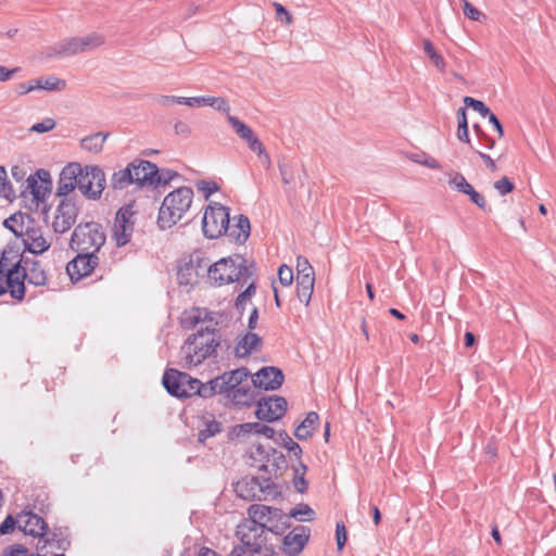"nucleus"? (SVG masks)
<instances>
[{
  "instance_id": "nucleus-22",
  "label": "nucleus",
  "mask_w": 556,
  "mask_h": 556,
  "mask_svg": "<svg viewBox=\"0 0 556 556\" xmlns=\"http://www.w3.org/2000/svg\"><path fill=\"white\" fill-rule=\"evenodd\" d=\"M285 376L282 371L274 366L263 367L252 379L256 388L264 390H277L283 383Z\"/></svg>"
},
{
  "instance_id": "nucleus-63",
  "label": "nucleus",
  "mask_w": 556,
  "mask_h": 556,
  "mask_svg": "<svg viewBox=\"0 0 556 556\" xmlns=\"http://www.w3.org/2000/svg\"><path fill=\"white\" fill-rule=\"evenodd\" d=\"M199 190L204 192L205 197L208 198L211 194L218 190V186L214 181L202 180L198 184Z\"/></svg>"
},
{
  "instance_id": "nucleus-43",
  "label": "nucleus",
  "mask_w": 556,
  "mask_h": 556,
  "mask_svg": "<svg viewBox=\"0 0 556 556\" xmlns=\"http://www.w3.org/2000/svg\"><path fill=\"white\" fill-rule=\"evenodd\" d=\"M227 121L232 127L233 131L244 141L254 132L251 127H249L236 116L228 114Z\"/></svg>"
},
{
  "instance_id": "nucleus-40",
  "label": "nucleus",
  "mask_w": 556,
  "mask_h": 556,
  "mask_svg": "<svg viewBox=\"0 0 556 556\" xmlns=\"http://www.w3.org/2000/svg\"><path fill=\"white\" fill-rule=\"evenodd\" d=\"M223 430V424L215 419H207L204 421V428L199 431V441L204 442L205 440L220 433Z\"/></svg>"
},
{
  "instance_id": "nucleus-49",
  "label": "nucleus",
  "mask_w": 556,
  "mask_h": 556,
  "mask_svg": "<svg viewBox=\"0 0 556 556\" xmlns=\"http://www.w3.org/2000/svg\"><path fill=\"white\" fill-rule=\"evenodd\" d=\"M273 447H265L262 444L254 445L250 451V458H252L256 464H261L265 458L268 457V454L271 452Z\"/></svg>"
},
{
  "instance_id": "nucleus-47",
  "label": "nucleus",
  "mask_w": 556,
  "mask_h": 556,
  "mask_svg": "<svg viewBox=\"0 0 556 556\" xmlns=\"http://www.w3.org/2000/svg\"><path fill=\"white\" fill-rule=\"evenodd\" d=\"M450 186L455 188L457 191L466 194L471 190V185L466 180L463 174L455 173L448 180Z\"/></svg>"
},
{
  "instance_id": "nucleus-45",
  "label": "nucleus",
  "mask_w": 556,
  "mask_h": 556,
  "mask_svg": "<svg viewBox=\"0 0 556 556\" xmlns=\"http://www.w3.org/2000/svg\"><path fill=\"white\" fill-rule=\"evenodd\" d=\"M251 433H254V422H244L231 428L229 439H244Z\"/></svg>"
},
{
  "instance_id": "nucleus-28",
  "label": "nucleus",
  "mask_w": 556,
  "mask_h": 556,
  "mask_svg": "<svg viewBox=\"0 0 556 556\" xmlns=\"http://www.w3.org/2000/svg\"><path fill=\"white\" fill-rule=\"evenodd\" d=\"M262 339L258 334L254 332H248L244 334L235 348V354L237 357H245L250 355L253 351L257 350L261 345Z\"/></svg>"
},
{
  "instance_id": "nucleus-51",
  "label": "nucleus",
  "mask_w": 556,
  "mask_h": 556,
  "mask_svg": "<svg viewBox=\"0 0 556 556\" xmlns=\"http://www.w3.org/2000/svg\"><path fill=\"white\" fill-rule=\"evenodd\" d=\"M255 293V287H254V283L251 282L248 288L241 292L237 299H236V308L238 311H243L247 303L250 301V299L252 298V295Z\"/></svg>"
},
{
  "instance_id": "nucleus-44",
  "label": "nucleus",
  "mask_w": 556,
  "mask_h": 556,
  "mask_svg": "<svg viewBox=\"0 0 556 556\" xmlns=\"http://www.w3.org/2000/svg\"><path fill=\"white\" fill-rule=\"evenodd\" d=\"M278 439L289 453L293 454L296 458H300L302 454L301 446L294 442L285 430L278 432Z\"/></svg>"
},
{
  "instance_id": "nucleus-23",
  "label": "nucleus",
  "mask_w": 556,
  "mask_h": 556,
  "mask_svg": "<svg viewBox=\"0 0 556 556\" xmlns=\"http://www.w3.org/2000/svg\"><path fill=\"white\" fill-rule=\"evenodd\" d=\"M17 526L21 531L33 536H43L48 529L40 516L26 510L17 515Z\"/></svg>"
},
{
  "instance_id": "nucleus-57",
  "label": "nucleus",
  "mask_w": 556,
  "mask_h": 556,
  "mask_svg": "<svg viewBox=\"0 0 556 556\" xmlns=\"http://www.w3.org/2000/svg\"><path fill=\"white\" fill-rule=\"evenodd\" d=\"M278 167H279L282 182L285 185H289V184L293 182L294 174H293L292 165L290 163L283 162V163H279Z\"/></svg>"
},
{
  "instance_id": "nucleus-42",
  "label": "nucleus",
  "mask_w": 556,
  "mask_h": 556,
  "mask_svg": "<svg viewBox=\"0 0 556 556\" xmlns=\"http://www.w3.org/2000/svg\"><path fill=\"white\" fill-rule=\"evenodd\" d=\"M466 113H467L466 108H459L457 111L458 127H457L456 136H457L458 140L464 141L466 143H470Z\"/></svg>"
},
{
  "instance_id": "nucleus-36",
  "label": "nucleus",
  "mask_w": 556,
  "mask_h": 556,
  "mask_svg": "<svg viewBox=\"0 0 556 556\" xmlns=\"http://www.w3.org/2000/svg\"><path fill=\"white\" fill-rule=\"evenodd\" d=\"M422 47H424V51L425 53L428 55V58L430 59V61L433 63V65L441 72V73H444L445 72V68H446V62L444 60V58L442 56V54H440L433 43L429 40V39H424L422 40Z\"/></svg>"
},
{
  "instance_id": "nucleus-9",
  "label": "nucleus",
  "mask_w": 556,
  "mask_h": 556,
  "mask_svg": "<svg viewBox=\"0 0 556 556\" xmlns=\"http://www.w3.org/2000/svg\"><path fill=\"white\" fill-rule=\"evenodd\" d=\"M229 210L219 204H210L203 215L202 229L208 239H216L229 230Z\"/></svg>"
},
{
  "instance_id": "nucleus-29",
  "label": "nucleus",
  "mask_w": 556,
  "mask_h": 556,
  "mask_svg": "<svg viewBox=\"0 0 556 556\" xmlns=\"http://www.w3.org/2000/svg\"><path fill=\"white\" fill-rule=\"evenodd\" d=\"M250 220L245 215H239L237 223L229 225V230L225 233L238 243H244L250 236Z\"/></svg>"
},
{
  "instance_id": "nucleus-39",
  "label": "nucleus",
  "mask_w": 556,
  "mask_h": 556,
  "mask_svg": "<svg viewBox=\"0 0 556 556\" xmlns=\"http://www.w3.org/2000/svg\"><path fill=\"white\" fill-rule=\"evenodd\" d=\"M288 520L294 518L299 521H312L315 519V511L307 504H298L294 506L288 515Z\"/></svg>"
},
{
  "instance_id": "nucleus-34",
  "label": "nucleus",
  "mask_w": 556,
  "mask_h": 556,
  "mask_svg": "<svg viewBox=\"0 0 556 556\" xmlns=\"http://www.w3.org/2000/svg\"><path fill=\"white\" fill-rule=\"evenodd\" d=\"M109 137V134L96 132L81 139L80 146L84 150L99 153L103 149V144Z\"/></svg>"
},
{
  "instance_id": "nucleus-50",
  "label": "nucleus",
  "mask_w": 556,
  "mask_h": 556,
  "mask_svg": "<svg viewBox=\"0 0 556 556\" xmlns=\"http://www.w3.org/2000/svg\"><path fill=\"white\" fill-rule=\"evenodd\" d=\"M464 103L477 111L482 117H488L492 112L490 109L480 100H476L471 97H465Z\"/></svg>"
},
{
  "instance_id": "nucleus-59",
  "label": "nucleus",
  "mask_w": 556,
  "mask_h": 556,
  "mask_svg": "<svg viewBox=\"0 0 556 556\" xmlns=\"http://www.w3.org/2000/svg\"><path fill=\"white\" fill-rule=\"evenodd\" d=\"M254 433L255 434H263L268 439H274L276 431L274 428L266 426L261 422H254Z\"/></svg>"
},
{
  "instance_id": "nucleus-17",
  "label": "nucleus",
  "mask_w": 556,
  "mask_h": 556,
  "mask_svg": "<svg viewBox=\"0 0 556 556\" xmlns=\"http://www.w3.org/2000/svg\"><path fill=\"white\" fill-rule=\"evenodd\" d=\"M78 214L76 203L71 199H62L56 207L52 227L58 233H64L75 224Z\"/></svg>"
},
{
  "instance_id": "nucleus-41",
  "label": "nucleus",
  "mask_w": 556,
  "mask_h": 556,
  "mask_svg": "<svg viewBox=\"0 0 556 556\" xmlns=\"http://www.w3.org/2000/svg\"><path fill=\"white\" fill-rule=\"evenodd\" d=\"M307 467L300 462L298 465L293 466V484L298 492L304 493L307 490L308 483L305 480L304 476L306 473Z\"/></svg>"
},
{
  "instance_id": "nucleus-55",
  "label": "nucleus",
  "mask_w": 556,
  "mask_h": 556,
  "mask_svg": "<svg viewBox=\"0 0 556 556\" xmlns=\"http://www.w3.org/2000/svg\"><path fill=\"white\" fill-rule=\"evenodd\" d=\"M278 279L282 286L289 287L293 281L292 268L287 265H281L278 269Z\"/></svg>"
},
{
  "instance_id": "nucleus-21",
  "label": "nucleus",
  "mask_w": 556,
  "mask_h": 556,
  "mask_svg": "<svg viewBox=\"0 0 556 556\" xmlns=\"http://www.w3.org/2000/svg\"><path fill=\"white\" fill-rule=\"evenodd\" d=\"M309 529L305 526H298L293 528L285 538L282 543V551L288 556L299 555L309 539Z\"/></svg>"
},
{
  "instance_id": "nucleus-2",
  "label": "nucleus",
  "mask_w": 556,
  "mask_h": 556,
  "mask_svg": "<svg viewBox=\"0 0 556 556\" xmlns=\"http://www.w3.org/2000/svg\"><path fill=\"white\" fill-rule=\"evenodd\" d=\"M252 275V265H248L247 260L239 254L220 258L212 265L208 264L207 269V278L217 286L235 281L247 283Z\"/></svg>"
},
{
  "instance_id": "nucleus-1",
  "label": "nucleus",
  "mask_w": 556,
  "mask_h": 556,
  "mask_svg": "<svg viewBox=\"0 0 556 556\" xmlns=\"http://www.w3.org/2000/svg\"><path fill=\"white\" fill-rule=\"evenodd\" d=\"M193 318L195 324L207 323L208 325L198 329L180 348L179 364L184 368L200 365L214 354L220 343L219 330L211 325L215 320L216 314L197 309V314Z\"/></svg>"
},
{
  "instance_id": "nucleus-46",
  "label": "nucleus",
  "mask_w": 556,
  "mask_h": 556,
  "mask_svg": "<svg viewBox=\"0 0 556 556\" xmlns=\"http://www.w3.org/2000/svg\"><path fill=\"white\" fill-rule=\"evenodd\" d=\"M203 105L212 106L215 110L229 114L230 105L225 98L222 97H204Z\"/></svg>"
},
{
  "instance_id": "nucleus-12",
  "label": "nucleus",
  "mask_w": 556,
  "mask_h": 556,
  "mask_svg": "<svg viewBox=\"0 0 556 556\" xmlns=\"http://www.w3.org/2000/svg\"><path fill=\"white\" fill-rule=\"evenodd\" d=\"M105 188V175L99 166H80L78 189L88 199L97 200Z\"/></svg>"
},
{
  "instance_id": "nucleus-8",
  "label": "nucleus",
  "mask_w": 556,
  "mask_h": 556,
  "mask_svg": "<svg viewBox=\"0 0 556 556\" xmlns=\"http://www.w3.org/2000/svg\"><path fill=\"white\" fill-rule=\"evenodd\" d=\"M8 292L13 299L22 300L25 296V285L21 262L11 263L3 254L0 260V296Z\"/></svg>"
},
{
  "instance_id": "nucleus-5",
  "label": "nucleus",
  "mask_w": 556,
  "mask_h": 556,
  "mask_svg": "<svg viewBox=\"0 0 556 556\" xmlns=\"http://www.w3.org/2000/svg\"><path fill=\"white\" fill-rule=\"evenodd\" d=\"M247 513L249 519L241 523H253L255 527H260L264 535L266 531L280 535L290 527L288 517L277 507L264 504H252L249 506Z\"/></svg>"
},
{
  "instance_id": "nucleus-64",
  "label": "nucleus",
  "mask_w": 556,
  "mask_h": 556,
  "mask_svg": "<svg viewBox=\"0 0 556 556\" xmlns=\"http://www.w3.org/2000/svg\"><path fill=\"white\" fill-rule=\"evenodd\" d=\"M2 556H39V555L31 554L24 546L17 545L15 547H12V548L5 551Z\"/></svg>"
},
{
  "instance_id": "nucleus-32",
  "label": "nucleus",
  "mask_w": 556,
  "mask_h": 556,
  "mask_svg": "<svg viewBox=\"0 0 556 556\" xmlns=\"http://www.w3.org/2000/svg\"><path fill=\"white\" fill-rule=\"evenodd\" d=\"M319 417L315 412H309L305 419L295 428L294 435L298 440L309 438L318 424Z\"/></svg>"
},
{
  "instance_id": "nucleus-25",
  "label": "nucleus",
  "mask_w": 556,
  "mask_h": 556,
  "mask_svg": "<svg viewBox=\"0 0 556 556\" xmlns=\"http://www.w3.org/2000/svg\"><path fill=\"white\" fill-rule=\"evenodd\" d=\"M34 219L25 213H15L4 219L3 226L11 230L15 237L23 238L25 232L27 231L28 225H33Z\"/></svg>"
},
{
  "instance_id": "nucleus-15",
  "label": "nucleus",
  "mask_w": 556,
  "mask_h": 556,
  "mask_svg": "<svg viewBox=\"0 0 556 556\" xmlns=\"http://www.w3.org/2000/svg\"><path fill=\"white\" fill-rule=\"evenodd\" d=\"M99 261L96 253L78 252V255L66 265V271L72 281H79L93 271Z\"/></svg>"
},
{
  "instance_id": "nucleus-13",
  "label": "nucleus",
  "mask_w": 556,
  "mask_h": 556,
  "mask_svg": "<svg viewBox=\"0 0 556 556\" xmlns=\"http://www.w3.org/2000/svg\"><path fill=\"white\" fill-rule=\"evenodd\" d=\"M135 226V211L131 204L121 207L115 216L113 236L118 247L126 245L131 238Z\"/></svg>"
},
{
  "instance_id": "nucleus-4",
  "label": "nucleus",
  "mask_w": 556,
  "mask_h": 556,
  "mask_svg": "<svg viewBox=\"0 0 556 556\" xmlns=\"http://www.w3.org/2000/svg\"><path fill=\"white\" fill-rule=\"evenodd\" d=\"M236 536L240 544L231 551V556H273V547L267 543L266 535L260 527L253 523H239Z\"/></svg>"
},
{
  "instance_id": "nucleus-62",
  "label": "nucleus",
  "mask_w": 556,
  "mask_h": 556,
  "mask_svg": "<svg viewBox=\"0 0 556 556\" xmlns=\"http://www.w3.org/2000/svg\"><path fill=\"white\" fill-rule=\"evenodd\" d=\"M156 103L163 108H169L173 104H179L180 97L177 96H159L155 99Z\"/></svg>"
},
{
  "instance_id": "nucleus-26",
  "label": "nucleus",
  "mask_w": 556,
  "mask_h": 556,
  "mask_svg": "<svg viewBox=\"0 0 556 556\" xmlns=\"http://www.w3.org/2000/svg\"><path fill=\"white\" fill-rule=\"evenodd\" d=\"M78 53H83L79 37H71L51 47L48 56H71Z\"/></svg>"
},
{
  "instance_id": "nucleus-3",
  "label": "nucleus",
  "mask_w": 556,
  "mask_h": 556,
  "mask_svg": "<svg viewBox=\"0 0 556 556\" xmlns=\"http://www.w3.org/2000/svg\"><path fill=\"white\" fill-rule=\"evenodd\" d=\"M193 200V190L180 187L168 193L160 207L157 223L162 229L176 225L190 210Z\"/></svg>"
},
{
  "instance_id": "nucleus-35",
  "label": "nucleus",
  "mask_w": 556,
  "mask_h": 556,
  "mask_svg": "<svg viewBox=\"0 0 556 556\" xmlns=\"http://www.w3.org/2000/svg\"><path fill=\"white\" fill-rule=\"evenodd\" d=\"M219 380L216 378L210 380L207 383H202L198 379V383L195 388H193L194 395H200L202 397H211L217 393L223 394V389L218 382Z\"/></svg>"
},
{
  "instance_id": "nucleus-6",
  "label": "nucleus",
  "mask_w": 556,
  "mask_h": 556,
  "mask_svg": "<svg viewBox=\"0 0 556 556\" xmlns=\"http://www.w3.org/2000/svg\"><path fill=\"white\" fill-rule=\"evenodd\" d=\"M105 243L103 227L94 222L79 224L73 231L71 248L77 252L96 253Z\"/></svg>"
},
{
  "instance_id": "nucleus-52",
  "label": "nucleus",
  "mask_w": 556,
  "mask_h": 556,
  "mask_svg": "<svg viewBox=\"0 0 556 556\" xmlns=\"http://www.w3.org/2000/svg\"><path fill=\"white\" fill-rule=\"evenodd\" d=\"M13 195V190L7 179V172L4 167L0 166V197L10 199Z\"/></svg>"
},
{
  "instance_id": "nucleus-54",
  "label": "nucleus",
  "mask_w": 556,
  "mask_h": 556,
  "mask_svg": "<svg viewBox=\"0 0 556 556\" xmlns=\"http://www.w3.org/2000/svg\"><path fill=\"white\" fill-rule=\"evenodd\" d=\"M494 188L501 195H506L514 190L515 185L506 176H504L494 182Z\"/></svg>"
},
{
  "instance_id": "nucleus-58",
  "label": "nucleus",
  "mask_w": 556,
  "mask_h": 556,
  "mask_svg": "<svg viewBox=\"0 0 556 556\" xmlns=\"http://www.w3.org/2000/svg\"><path fill=\"white\" fill-rule=\"evenodd\" d=\"M336 539H337L338 549L342 551L344 545H345V543H346V540H348L346 529H345V526L342 522H338L337 523V527H336Z\"/></svg>"
},
{
  "instance_id": "nucleus-16",
  "label": "nucleus",
  "mask_w": 556,
  "mask_h": 556,
  "mask_svg": "<svg viewBox=\"0 0 556 556\" xmlns=\"http://www.w3.org/2000/svg\"><path fill=\"white\" fill-rule=\"evenodd\" d=\"M134 184L139 187L159 186L160 170L154 163L144 160H135L129 164Z\"/></svg>"
},
{
  "instance_id": "nucleus-19",
  "label": "nucleus",
  "mask_w": 556,
  "mask_h": 556,
  "mask_svg": "<svg viewBox=\"0 0 556 556\" xmlns=\"http://www.w3.org/2000/svg\"><path fill=\"white\" fill-rule=\"evenodd\" d=\"M80 175V164L70 163L61 172L58 181L56 195L62 199H68L67 197L78 188V178Z\"/></svg>"
},
{
  "instance_id": "nucleus-27",
  "label": "nucleus",
  "mask_w": 556,
  "mask_h": 556,
  "mask_svg": "<svg viewBox=\"0 0 556 556\" xmlns=\"http://www.w3.org/2000/svg\"><path fill=\"white\" fill-rule=\"evenodd\" d=\"M22 275L24 281L27 280L34 286H45L47 282L46 271L38 261L25 262V265L22 266Z\"/></svg>"
},
{
  "instance_id": "nucleus-48",
  "label": "nucleus",
  "mask_w": 556,
  "mask_h": 556,
  "mask_svg": "<svg viewBox=\"0 0 556 556\" xmlns=\"http://www.w3.org/2000/svg\"><path fill=\"white\" fill-rule=\"evenodd\" d=\"M245 142L253 152L257 153L260 156H264L267 163H269V155L266 153L264 144L254 132L245 140Z\"/></svg>"
},
{
  "instance_id": "nucleus-31",
  "label": "nucleus",
  "mask_w": 556,
  "mask_h": 556,
  "mask_svg": "<svg viewBox=\"0 0 556 556\" xmlns=\"http://www.w3.org/2000/svg\"><path fill=\"white\" fill-rule=\"evenodd\" d=\"M271 457V460L274 462V465H257L258 466V469L261 471H264L266 473H268V477H277L278 475H281V470L285 469L287 467V460H286V457L285 455L273 448L271 452H270V455Z\"/></svg>"
},
{
  "instance_id": "nucleus-61",
  "label": "nucleus",
  "mask_w": 556,
  "mask_h": 556,
  "mask_svg": "<svg viewBox=\"0 0 556 556\" xmlns=\"http://www.w3.org/2000/svg\"><path fill=\"white\" fill-rule=\"evenodd\" d=\"M464 2V14L472 20V21H479L480 16H481V12L476 9L470 2H468L467 0H463Z\"/></svg>"
},
{
  "instance_id": "nucleus-7",
  "label": "nucleus",
  "mask_w": 556,
  "mask_h": 556,
  "mask_svg": "<svg viewBox=\"0 0 556 556\" xmlns=\"http://www.w3.org/2000/svg\"><path fill=\"white\" fill-rule=\"evenodd\" d=\"M237 495L245 501H265L279 495L270 477H244L235 484Z\"/></svg>"
},
{
  "instance_id": "nucleus-37",
  "label": "nucleus",
  "mask_w": 556,
  "mask_h": 556,
  "mask_svg": "<svg viewBox=\"0 0 556 556\" xmlns=\"http://www.w3.org/2000/svg\"><path fill=\"white\" fill-rule=\"evenodd\" d=\"M83 53L92 51L105 43V37L100 33H90L79 37Z\"/></svg>"
},
{
  "instance_id": "nucleus-18",
  "label": "nucleus",
  "mask_w": 556,
  "mask_h": 556,
  "mask_svg": "<svg viewBox=\"0 0 556 556\" xmlns=\"http://www.w3.org/2000/svg\"><path fill=\"white\" fill-rule=\"evenodd\" d=\"M26 190L30 192L34 200L43 202L52 190V179L46 169H39L35 175L26 179Z\"/></svg>"
},
{
  "instance_id": "nucleus-33",
  "label": "nucleus",
  "mask_w": 556,
  "mask_h": 556,
  "mask_svg": "<svg viewBox=\"0 0 556 556\" xmlns=\"http://www.w3.org/2000/svg\"><path fill=\"white\" fill-rule=\"evenodd\" d=\"M314 283L315 277H296V294L299 300L306 306L311 302Z\"/></svg>"
},
{
  "instance_id": "nucleus-20",
  "label": "nucleus",
  "mask_w": 556,
  "mask_h": 556,
  "mask_svg": "<svg viewBox=\"0 0 556 556\" xmlns=\"http://www.w3.org/2000/svg\"><path fill=\"white\" fill-rule=\"evenodd\" d=\"M249 375L247 368L242 367L218 376L223 394H232L233 399H237L239 393L245 394V390L240 384L248 379Z\"/></svg>"
},
{
  "instance_id": "nucleus-30",
  "label": "nucleus",
  "mask_w": 556,
  "mask_h": 556,
  "mask_svg": "<svg viewBox=\"0 0 556 556\" xmlns=\"http://www.w3.org/2000/svg\"><path fill=\"white\" fill-rule=\"evenodd\" d=\"M36 90L63 91L66 89V81L54 75L33 79Z\"/></svg>"
},
{
  "instance_id": "nucleus-60",
  "label": "nucleus",
  "mask_w": 556,
  "mask_h": 556,
  "mask_svg": "<svg viewBox=\"0 0 556 556\" xmlns=\"http://www.w3.org/2000/svg\"><path fill=\"white\" fill-rule=\"evenodd\" d=\"M16 523L17 518L14 519L11 515H9L0 525V534L4 535L11 533L15 529Z\"/></svg>"
},
{
  "instance_id": "nucleus-10",
  "label": "nucleus",
  "mask_w": 556,
  "mask_h": 556,
  "mask_svg": "<svg viewBox=\"0 0 556 556\" xmlns=\"http://www.w3.org/2000/svg\"><path fill=\"white\" fill-rule=\"evenodd\" d=\"M208 258L201 256L199 253L191 254L188 258L181 261L177 280L180 286L193 287L199 282L201 277L207 276Z\"/></svg>"
},
{
  "instance_id": "nucleus-11",
  "label": "nucleus",
  "mask_w": 556,
  "mask_h": 556,
  "mask_svg": "<svg viewBox=\"0 0 556 556\" xmlns=\"http://www.w3.org/2000/svg\"><path fill=\"white\" fill-rule=\"evenodd\" d=\"M162 382L170 395L184 399L194 395L193 388H195L198 379L177 369H167L164 372Z\"/></svg>"
},
{
  "instance_id": "nucleus-38",
  "label": "nucleus",
  "mask_w": 556,
  "mask_h": 556,
  "mask_svg": "<svg viewBox=\"0 0 556 556\" xmlns=\"http://www.w3.org/2000/svg\"><path fill=\"white\" fill-rule=\"evenodd\" d=\"M131 184H134V180L129 165L118 172H115L111 178V186L113 189L122 190Z\"/></svg>"
},
{
  "instance_id": "nucleus-56",
  "label": "nucleus",
  "mask_w": 556,
  "mask_h": 556,
  "mask_svg": "<svg viewBox=\"0 0 556 556\" xmlns=\"http://www.w3.org/2000/svg\"><path fill=\"white\" fill-rule=\"evenodd\" d=\"M56 123L53 118L47 117L40 123H36L30 127V131L43 134L52 130L55 127Z\"/></svg>"
},
{
  "instance_id": "nucleus-24",
  "label": "nucleus",
  "mask_w": 556,
  "mask_h": 556,
  "mask_svg": "<svg viewBox=\"0 0 556 556\" xmlns=\"http://www.w3.org/2000/svg\"><path fill=\"white\" fill-rule=\"evenodd\" d=\"M25 250L33 254H41L50 248V243L43 237L40 227L28 225L27 231L22 238Z\"/></svg>"
},
{
  "instance_id": "nucleus-53",
  "label": "nucleus",
  "mask_w": 556,
  "mask_h": 556,
  "mask_svg": "<svg viewBox=\"0 0 556 556\" xmlns=\"http://www.w3.org/2000/svg\"><path fill=\"white\" fill-rule=\"evenodd\" d=\"M298 276L296 277H315L314 269L304 257H298L296 263Z\"/></svg>"
},
{
  "instance_id": "nucleus-14",
  "label": "nucleus",
  "mask_w": 556,
  "mask_h": 556,
  "mask_svg": "<svg viewBox=\"0 0 556 556\" xmlns=\"http://www.w3.org/2000/svg\"><path fill=\"white\" fill-rule=\"evenodd\" d=\"M287 405V400L282 396L263 397L257 402L255 415L260 420L273 422L283 417Z\"/></svg>"
}]
</instances>
